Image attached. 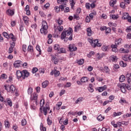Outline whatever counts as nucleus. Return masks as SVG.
I'll return each mask as SVG.
<instances>
[{
  "mask_svg": "<svg viewBox=\"0 0 131 131\" xmlns=\"http://www.w3.org/2000/svg\"><path fill=\"white\" fill-rule=\"evenodd\" d=\"M16 76L18 79L21 78L22 79H25V78H27L29 76V72L26 70H24L21 72L20 71H17L16 72Z\"/></svg>",
  "mask_w": 131,
  "mask_h": 131,
  "instance_id": "f257e3e1",
  "label": "nucleus"
},
{
  "mask_svg": "<svg viewBox=\"0 0 131 131\" xmlns=\"http://www.w3.org/2000/svg\"><path fill=\"white\" fill-rule=\"evenodd\" d=\"M48 24L46 20H43L42 21V28L40 30L41 33H43L45 35L48 33Z\"/></svg>",
  "mask_w": 131,
  "mask_h": 131,
  "instance_id": "f03ea898",
  "label": "nucleus"
},
{
  "mask_svg": "<svg viewBox=\"0 0 131 131\" xmlns=\"http://www.w3.org/2000/svg\"><path fill=\"white\" fill-rule=\"evenodd\" d=\"M64 31L66 32V35H67L66 38H68L69 40H71L72 39V32L73 31L72 28H69V30Z\"/></svg>",
  "mask_w": 131,
  "mask_h": 131,
  "instance_id": "7ed1b4c3",
  "label": "nucleus"
},
{
  "mask_svg": "<svg viewBox=\"0 0 131 131\" xmlns=\"http://www.w3.org/2000/svg\"><path fill=\"white\" fill-rule=\"evenodd\" d=\"M118 88H120V91L123 94H126V84L125 83H118L117 84Z\"/></svg>",
  "mask_w": 131,
  "mask_h": 131,
  "instance_id": "20e7f679",
  "label": "nucleus"
},
{
  "mask_svg": "<svg viewBox=\"0 0 131 131\" xmlns=\"http://www.w3.org/2000/svg\"><path fill=\"white\" fill-rule=\"evenodd\" d=\"M3 35L8 39H9V38H11L13 41H16V37H14V35L12 33L9 35L8 34V33L4 32L3 33Z\"/></svg>",
  "mask_w": 131,
  "mask_h": 131,
  "instance_id": "39448f33",
  "label": "nucleus"
},
{
  "mask_svg": "<svg viewBox=\"0 0 131 131\" xmlns=\"http://www.w3.org/2000/svg\"><path fill=\"white\" fill-rule=\"evenodd\" d=\"M69 50L70 52H75L77 50V47H76L74 44H70L69 46Z\"/></svg>",
  "mask_w": 131,
  "mask_h": 131,
  "instance_id": "423d86ee",
  "label": "nucleus"
},
{
  "mask_svg": "<svg viewBox=\"0 0 131 131\" xmlns=\"http://www.w3.org/2000/svg\"><path fill=\"white\" fill-rule=\"evenodd\" d=\"M99 41L98 39H95L93 40V43H92V46L93 48H96V47H101L102 45L100 43H98Z\"/></svg>",
  "mask_w": 131,
  "mask_h": 131,
  "instance_id": "0eeeda50",
  "label": "nucleus"
},
{
  "mask_svg": "<svg viewBox=\"0 0 131 131\" xmlns=\"http://www.w3.org/2000/svg\"><path fill=\"white\" fill-rule=\"evenodd\" d=\"M21 63H22V61H21L20 60H16L14 62L13 65L15 68H19Z\"/></svg>",
  "mask_w": 131,
  "mask_h": 131,
  "instance_id": "6e6552de",
  "label": "nucleus"
},
{
  "mask_svg": "<svg viewBox=\"0 0 131 131\" xmlns=\"http://www.w3.org/2000/svg\"><path fill=\"white\" fill-rule=\"evenodd\" d=\"M37 99V95L36 94L33 95V98H32V95H31L30 100H31L32 101H33L34 100V103H35L36 105H37V101H36Z\"/></svg>",
  "mask_w": 131,
  "mask_h": 131,
  "instance_id": "1a4fd4ad",
  "label": "nucleus"
},
{
  "mask_svg": "<svg viewBox=\"0 0 131 131\" xmlns=\"http://www.w3.org/2000/svg\"><path fill=\"white\" fill-rule=\"evenodd\" d=\"M107 89V86L104 85L103 86L98 87L97 88V91L99 93H102L103 91H105Z\"/></svg>",
  "mask_w": 131,
  "mask_h": 131,
  "instance_id": "9d476101",
  "label": "nucleus"
},
{
  "mask_svg": "<svg viewBox=\"0 0 131 131\" xmlns=\"http://www.w3.org/2000/svg\"><path fill=\"white\" fill-rule=\"evenodd\" d=\"M8 89L9 90V92H10V93H14L16 91V88H15L14 85L8 86Z\"/></svg>",
  "mask_w": 131,
  "mask_h": 131,
  "instance_id": "9b49d317",
  "label": "nucleus"
},
{
  "mask_svg": "<svg viewBox=\"0 0 131 131\" xmlns=\"http://www.w3.org/2000/svg\"><path fill=\"white\" fill-rule=\"evenodd\" d=\"M59 59L55 56H52V61L54 62V64H58V62Z\"/></svg>",
  "mask_w": 131,
  "mask_h": 131,
  "instance_id": "f8f14e48",
  "label": "nucleus"
},
{
  "mask_svg": "<svg viewBox=\"0 0 131 131\" xmlns=\"http://www.w3.org/2000/svg\"><path fill=\"white\" fill-rule=\"evenodd\" d=\"M68 2V0H57V4H62L64 6H66V4Z\"/></svg>",
  "mask_w": 131,
  "mask_h": 131,
  "instance_id": "ddd939ff",
  "label": "nucleus"
},
{
  "mask_svg": "<svg viewBox=\"0 0 131 131\" xmlns=\"http://www.w3.org/2000/svg\"><path fill=\"white\" fill-rule=\"evenodd\" d=\"M50 109V108L49 106H46V107H43V112L44 115H47V114H48V111H49Z\"/></svg>",
  "mask_w": 131,
  "mask_h": 131,
  "instance_id": "4468645a",
  "label": "nucleus"
},
{
  "mask_svg": "<svg viewBox=\"0 0 131 131\" xmlns=\"http://www.w3.org/2000/svg\"><path fill=\"white\" fill-rule=\"evenodd\" d=\"M23 20L26 25H28V22H29V18H28V17L26 16H23Z\"/></svg>",
  "mask_w": 131,
  "mask_h": 131,
  "instance_id": "2eb2a0df",
  "label": "nucleus"
},
{
  "mask_svg": "<svg viewBox=\"0 0 131 131\" xmlns=\"http://www.w3.org/2000/svg\"><path fill=\"white\" fill-rule=\"evenodd\" d=\"M86 31L88 36H92V33H93V31H92V29H91V28H88L86 29Z\"/></svg>",
  "mask_w": 131,
  "mask_h": 131,
  "instance_id": "dca6fc26",
  "label": "nucleus"
},
{
  "mask_svg": "<svg viewBox=\"0 0 131 131\" xmlns=\"http://www.w3.org/2000/svg\"><path fill=\"white\" fill-rule=\"evenodd\" d=\"M48 85H49V81L48 80H46L45 81L42 83V86L44 89H46V87L48 86Z\"/></svg>",
  "mask_w": 131,
  "mask_h": 131,
  "instance_id": "f3484780",
  "label": "nucleus"
},
{
  "mask_svg": "<svg viewBox=\"0 0 131 131\" xmlns=\"http://www.w3.org/2000/svg\"><path fill=\"white\" fill-rule=\"evenodd\" d=\"M129 16V14H128V13H124L123 14L122 19H123L124 20H126Z\"/></svg>",
  "mask_w": 131,
  "mask_h": 131,
  "instance_id": "a211bd4d",
  "label": "nucleus"
},
{
  "mask_svg": "<svg viewBox=\"0 0 131 131\" xmlns=\"http://www.w3.org/2000/svg\"><path fill=\"white\" fill-rule=\"evenodd\" d=\"M110 59L111 61H112V62H116V61H117V57H116V56L112 55L110 57Z\"/></svg>",
  "mask_w": 131,
  "mask_h": 131,
  "instance_id": "6ab92c4d",
  "label": "nucleus"
},
{
  "mask_svg": "<svg viewBox=\"0 0 131 131\" xmlns=\"http://www.w3.org/2000/svg\"><path fill=\"white\" fill-rule=\"evenodd\" d=\"M7 13H8V15L9 16H13V15L15 14V12H14V11L11 9H8L7 10Z\"/></svg>",
  "mask_w": 131,
  "mask_h": 131,
  "instance_id": "aec40b11",
  "label": "nucleus"
},
{
  "mask_svg": "<svg viewBox=\"0 0 131 131\" xmlns=\"http://www.w3.org/2000/svg\"><path fill=\"white\" fill-rule=\"evenodd\" d=\"M121 41H122V39L121 38H119V39H117L115 41V44L118 46V45H121Z\"/></svg>",
  "mask_w": 131,
  "mask_h": 131,
  "instance_id": "412c9836",
  "label": "nucleus"
},
{
  "mask_svg": "<svg viewBox=\"0 0 131 131\" xmlns=\"http://www.w3.org/2000/svg\"><path fill=\"white\" fill-rule=\"evenodd\" d=\"M67 37L65 31H63L61 34V39H64L65 38Z\"/></svg>",
  "mask_w": 131,
  "mask_h": 131,
  "instance_id": "4be33fe9",
  "label": "nucleus"
},
{
  "mask_svg": "<svg viewBox=\"0 0 131 131\" xmlns=\"http://www.w3.org/2000/svg\"><path fill=\"white\" fill-rule=\"evenodd\" d=\"M104 119H105V117L102 116V115H100L97 117V120H98V121H102V120H104Z\"/></svg>",
  "mask_w": 131,
  "mask_h": 131,
  "instance_id": "5701e85b",
  "label": "nucleus"
},
{
  "mask_svg": "<svg viewBox=\"0 0 131 131\" xmlns=\"http://www.w3.org/2000/svg\"><path fill=\"white\" fill-rule=\"evenodd\" d=\"M43 105H45V99H41L40 101V110H41V107H43Z\"/></svg>",
  "mask_w": 131,
  "mask_h": 131,
  "instance_id": "b1692460",
  "label": "nucleus"
},
{
  "mask_svg": "<svg viewBox=\"0 0 131 131\" xmlns=\"http://www.w3.org/2000/svg\"><path fill=\"white\" fill-rule=\"evenodd\" d=\"M96 15H97V12L94 11L90 13L89 14V16L91 18V19H93V18H94V16H96Z\"/></svg>",
  "mask_w": 131,
  "mask_h": 131,
  "instance_id": "393cba45",
  "label": "nucleus"
},
{
  "mask_svg": "<svg viewBox=\"0 0 131 131\" xmlns=\"http://www.w3.org/2000/svg\"><path fill=\"white\" fill-rule=\"evenodd\" d=\"M82 100H83V97L78 98L75 101L76 104H78V103H81V102H82Z\"/></svg>",
  "mask_w": 131,
  "mask_h": 131,
  "instance_id": "a878e982",
  "label": "nucleus"
},
{
  "mask_svg": "<svg viewBox=\"0 0 131 131\" xmlns=\"http://www.w3.org/2000/svg\"><path fill=\"white\" fill-rule=\"evenodd\" d=\"M124 80H125V76L122 75L119 77V81L120 82H123Z\"/></svg>",
  "mask_w": 131,
  "mask_h": 131,
  "instance_id": "bb28decb",
  "label": "nucleus"
},
{
  "mask_svg": "<svg viewBox=\"0 0 131 131\" xmlns=\"http://www.w3.org/2000/svg\"><path fill=\"white\" fill-rule=\"evenodd\" d=\"M120 52L121 53H127L129 52V51L127 49L125 50L124 48H121L120 49Z\"/></svg>",
  "mask_w": 131,
  "mask_h": 131,
  "instance_id": "cd10ccee",
  "label": "nucleus"
},
{
  "mask_svg": "<svg viewBox=\"0 0 131 131\" xmlns=\"http://www.w3.org/2000/svg\"><path fill=\"white\" fill-rule=\"evenodd\" d=\"M58 52L59 54H65V53H66V50H65V49L61 48L59 50H58Z\"/></svg>",
  "mask_w": 131,
  "mask_h": 131,
  "instance_id": "c85d7f7f",
  "label": "nucleus"
},
{
  "mask_svg": "<svg viewBox=\"0 0 131 131\" xmlns=\"http://www.w3.org/2000/svg\"><path fill=\"white\" fill-rule=\"evenodd\" d=\"M88 79L87 77H83L80 79V81L82 82H88Z\"/></svg>",
  "mask_w": 131,
  "mask_h": 131,
  "instance_id": "c756f323",
  "label": "nucleus"
},
{
  "mask_svg": "<svg viewBox=\"0 0 131 131\" xmlns=\"http://www.w3.org/2000/svg\"><path fill=\"white\" fill-rule=\"evenodd\" d=\"M78 65H82L84 63V60L83 59H80L77 61Z\"/></svg>",
  "mask_w": 131,
  "mask_h": 131,
  "instance_id": "7c9ffc66",
  "label": "nucleus"
},
{
  "mask_svg": "<svg viewBox=\"0 0 131 131\" xmlns=\"http://www.w3.org/2000/svg\"><path fill=\"white\" fill-rule=\"evenodd\" d=\"M116 4V0H112L110 2V5L111 7H114V5H115Z\"/></svg>",
  "mask_w": 131,
  "mask_h": 131,
  "instance_id": "2f4dec72",
  "label": "nucleus"
},
{
  "mask_svg": "<svg viewBox=\"0 0 131 131\" xmlns=\"http://www.w3.org/2000/svg\"><path fill=\"white\" fill-rule=\"evenodd\" d=\"M28 52H30V53L33 52V47L31 46H29L28 48Z\"/></svg>",
  "mask_w": 131,
  "mask_h": 131,
  "instance_id": "473e14b6",
  "label": "nucleus"
},
{
  "mask_svg": "<svg viewBox=\"0 0 131 131\" xmlns=\"http://www.w3.org/2000/svg\"><path fill=\"white\" fill-rule=\"evenodd\" d=\"M120 65L121 67H126V63L123 62V61H120Z\"/></svg>",
  "mask_w": 131,
  "mask_h": 131,
  "instance_id": "72a5a7b5",
  "label": "nucleus"
},
{
  "mask_svg": "<svg viewBox=\"0 0 131 131\" xmlns=\"http://www.w3.org/2000/svg\"><path fill=\"white\" fill-rule=\"evenodd\" d=\"M122 59L124 61H128V60H129V56H127L126 55H124L123 57H122Z\"/></svg>",
  "mask_w": 131,
  "mask_h": 131,
  "instance_id": "f704fd0d",
  "label": "nucleus"
},
{
  "mask_svg": "<svg viewBox=\"0 0 131 131\" xmlns=\"http://www.w3.org/2000/svg\"><path fill=\"white\" fill-rule=\"evenodd\" d=\"M110 17L112 19H113V20H117V19H118V17L116 16L115 14H111Z\"/></svg>",
  "mask_w": 131,
  "mask_h": 131,
  "instance_id": "c9c22d12",
  "label": "nucleus"
},
{
  "mask_svg": "<svg viewBox=\"0 0 131 131\" xmlns=\"http://www.w3.org/2000/svg\"><path fill=\"white\" fill-rule=\"evenodd\" d=\"M59 75H60V72L59 71L54 70V76L57 77Z\"/></svg>",
  "mask_w": 131,
  "mask_h": 131,
  "instance_id": "e433bc0d",
  "label": "nucleus"
},
{
  "mask_svg": "<svg viewBox=\"0 0 131 131\" xmlns=\"http://www.w3.org/2000/svg\"><path fill=\"white\" fill-rule=\"evenodd\" d=\"M26 123H27V122H26V120L25 119H24L21 120V125L23 126H24L25 125H26Z\"/></svg>",
  "mask_w": 131,
  "mask_h": 131,
  "instance_id": "4c0bfd02",
  "label": "nucleus"
},
{
  "mask_svg": "<svg viewBox=\"0 0 131 131\" xmlns=\"http://www.w3.org/2000/svg\"><path fill=\"white\" fill-rule=\"evenodd\" d=\"M40 129L41 131H47V129L46 128V127H43V125L42 124V123H41L40 124Z\"/></svg>",
  "mask_w": 131,
  "mask_h": 131,
  "instance_id": "58836bf2",
  "label": "nucleus"
},
{
  "mask_svg": "<svg viewBox=\"0 0 131 131\" xmlns=\"http://www.w3.org/2000/svg\"><path fill=\"white\" fill-rule=\"evenodd\" d=\"M56 23L58 24L59 26H60V25H62V24H63V20L58 19L56 20Z\"/></svg>",
  "mask_w": 131,
  "mask_h": 131,
  "instance_id": "ea45409f",
  "label": "nucleus"
},
{
  "mask_svg": "<svg viewBox=\"0 0 131 131\" xmlns=\"http://www.w3.org/2000/svg\"><path fill=\"white\" fill-rule=\"evenodd\" d=\"M13 51H14V47H12V46H10L8 50V54H12Z\"/></svg>",
  "mask_w": 131,
  "mask_h": 131,
  "instance_id": "a19ab883",
  "label": "nucleus"
},
{
  "mask_svg": "<svg viewBox=\"0 0 131 131\" xmlns=\"http://www.w3.org/2000/svg\"><path fill=\"white\" fill-rule=\"evenodd\" d=\"M104 70L105 73H109V72H110V70L109 69L108 67H104Z\"/></svg>",
  "mask_w": 131,
  "mask_h": 131,
  "instance_id": "79ce46f5",
  "label": "nucleus"
},
{
  "mask_svg": "<svg viewBox=\"0 0 131 131\" xmlns=\"http://www.w3.org/2000/svg\"><path fill=\"white\" fill-rule=\"evenodd\" d=\"M93 55H95V52L94 51H91L87 54V57H88V58H91Z\"/></svg>",
  "mask_w": 131,
  "mask_h": 131,
  "instance_id": "37998d69",
  "label": "nucleus"
},
{
  "mask_svg": "<svg viewBox=\"0 0 131 131\" xmlns=\"http://www.w3.org/2000/svg\"><path fill=\"white\" fill-rule=\"evenodd\" d=\"M5 127H10V123L8 120H5Z\"/></svg>",
  "mask_w": 131,
  "mask_h": 131,
  "instance_id": "c03bdc74",
  "label": "nucleus"
},
{
  "mask_svg": "<svg viewBox=\"0 0 131 131\" xmlns=\"http://www.w3.org/2000/svg\"><path fill=\"white\" fill-rule=\"evenodd\" d=\"M121 114V112L116 113L115 112L113 115V117H116V116H119Z\"/></svg>",
  "mask_w": 131,
  "mask_h": 131,
  "instance_id": "a18cd8bd",
  "label": "nucleus"
},
{
  "mask_svg": "<svg viewBox=\"0 0 131 131\" xmlns=\"http://www.w3.org/2000/svg\"><path fill=\"white\" fill-rule=\"evenodd\" d=\"M54 49L55 51H59V49H60V46L59 45H55L54 46Z\"/></svg>",
  "mask_w": 131,
  "mask_h": 131,
  "instance_id": "49530a36",
  "label": "nucleus"
},
{
  "mask_svg": "<svg viewBox=\"0 0 131 131\" xmlns=\"http://www.w3.org/2000/svg\"><path fill=\"white\" fill-rule=\"evenodd\" d=\"M79 29H80V25H77L75 27V30L74 31L75 32H77V30Z\"/></svg>",
  "mask_w": 131,
  "mask_h": 131,
  "instance_id": "de8ad7c7",
  "label": "nucleus"
},
{
  "mask_svg": "<svg viewBox=\"0 0 131 131\" xmlns=\"http://www.w3.org/2000/svg\"><path fill=\"white\" fill-rule=\"evenodd\" d=\"M7 103L9 105V106H10V107H12L13 104L12 103V100L10 99H8L7 100Z\"/></svg>",
  "mask_w": 131,
  "mask_h": 131,
  "instance_id": "09e8293b",
  "label": "nucleus"
},
{
  "mask_svg": "<svg viewBox=\"0 0 131 131\" xmlns=\"http://www.w3.org/2000/svg\"><path fill=\"white\" fill-rule=\"evenodd\" d=\"M36 50H37V51H38V52H39V55H40V53H41V50H40V47H39V45L36 46Z\"/></svg>",
  "mask_w": 131,
  "mask_h": 131,
  "instance_id": "8fccbe9b",
  "label": "nucleus"
},
{
  "mask_svg": "<svg viewBox=\"0 0 131 131\" xmlns=\"http://www.w3.org/2000/svg\"><path fill=\"white\" fill-rule=\"evenodd\" d=\"M32 91H33L32 88H28V95H31V94H32Z\"/></svg>",
  "mask_w": 131,
  "mask_h": 131,
  "instance_id": "3c124183",
  "label": "nucleus"
},
{
  "mask_svg": "<svg viewBox=\"0 0 131 131\" xmlns=\"http://www.w3.org/2000/svg\"><path fill=\"white\" fill-rule=\"evenodd\" d=\"M120 6L121 7V8H122V9H125V3H124V2L121 3Z\"/></svg>",
  "mask_w": 131,
  "mask_h": 131,
  "instance_id": "603ef678",
  "label": "nucleus"
},
{
  "mask_svg": "<svg viewBox=\"0 0 131 131\" xmlns=\"http://www.w3.org/2000/svg\"><path fill=\"white\" fill-rule=\"evenodd\" d=\"M47 122H48V125H52V121L51 120H50V117H48L47 118Z\"/></svg>",
  "mask_w": 131,
  "mask_h": 131,
  "instance_id": "864d4df0",
  "label": "nucleus"
},
{
  "mask_svg": "<svg viewBox=\"0 0 131 131\" xmlns=\"http://www.w3.org/2000/svg\"><path fill=\"white\" fill-rule=\"evenodd\" d=\"M102 50L103 52H107V50H108V47L106 46H104L102 47Z\"/></svg>",
  "mask_w": 131,
  "mask_h": 131,
  "instance_id": "5fc2aeb1",
  "label": "nucleus"
},
{
  "mask_svg": "<svg viewBox=\"0 0 131 131\" xmlns=\"http://www.w3.org/2000/svg\"><path fill=\"white\" fill-rule=\"evenodd\" d=\"M66 6V5H64V4H62V5H59V9H61V11H64V8H65Z\"/></svg>",
  "mask_w": 131,
  "mask_h": 131,
  "instance_id": "6e6d98bb",
  "label": "nucleus"
},
{
  "mask_svg": "<svg viewBox=\"0 0 131 131\" xmlns=\"http://www.w3.org/2000/svg\"><path fill=\"white\" fill-rule=\"evenodd\" d=\"M54 9H55V11L56 12V13H59L60 12V8L58 6H56L54 8Z\"/></svg>",
  "mask_w": 131,
  "mask_h": 131,
  "instance_id": "4d7b16f0",
  "label": "nucleus"
},
{
  "mask_svg": "<svg viewBox=\"0 0 131 131\" xmlns=\"http://www.w3.org/2000/svg\"><path fill=\"white\" fill-rule=\"evenodd\" d=\"M126 88L128 91H130V90H131V84H126Z\"/></svg>",
  "mask_w": 131,
  "mask_h": 131,
  "instance_id": "13d9d810",
  "label": "nucleus"
},
{
  "mask_svg": "<svg viewBox=\"0 0 131 131\" xmlns=\"http://www.w3.org/2000/svg\"><path fill=\"white\" fill-rule=\"evenodd\" d=\"M111 31V29L110 28H106L105 29V33L106 34H108V33H110V32Z\"/></svg>",
  "mask_w": 131,
  "mask_h": 131,
  "instance_id": "bf43d9fd",
  "label": "nucleus"
},
{
  "mask_svg": "<svg viewBox=\"0 0 131 131\" xmlns=\"http://www.w3.org/2000/svg\"><path fill=\"white\" fill-rule=\"evenodd\" d=\"M80 12H81V9L80 8H78L76 10V13L77 15H79V14H80Z\"/></svg>",
  "mask_w": 131,
  "mask_h": 131,
  "instance_id": "052dcab7",
  "label": "nucleus"
},
{
  "mask_svg": "<svg viewBox=\"0 0 131 131\" xmlns=\"http://www.w3.org/2000/svg\"><path fill=\"white\" fill-rule=\"evenodd\" d=\"M37 71H38V69H37V68H33L32 73H36V72H37Z\"/></svg>",
  "mask_w": 131,
  "mask_h": 131,
  "instance_id": "680f3d73",
  "label": "nucleus"
},
{
  "mask_svg": "<svg viewBox=\"0 0 131 131\" xmlns=\"http://www.w3.org/2000/svg\"><path fill=\"white\" fill-rule=\"evenodd\" d=\"M85 21L87 23L91 22V18L89 17V16H86Z\"/></svg>",
  "mask_w": 131,
  "mask_h": 131,
  "instance_id": "e2e57ef3",
  "label": "nucleus"
},
{
  "mask_svg": "<svg viewBox=\"0 0 131 131\" xmlns=\"http://www.w3.org/2000/svg\"><path fill=\"white\" fill-rule=\"evenodd\" d=\"M119 69V65L117 64H115L114 65V70H115V69Z\"/></svg>",
  "mask_w": 131,
  "mask_h": 131,
  "instance_id": "0e129e2a",
  "label": "nucleus"
},
{
  "mask_svg": "<svg viewBox=\"0 0 131 131\" xmlns=\"http://www.w3.org/2000/svg\"><path fill=\"white\" fill-rule=\"evenodd\" d=\"M27 48V46L26 45H23V52H26V49Z\"/></svg>",
  "mask_w": 131,
  "mask_h": 131,
  "instance_id": "69168bd1",
  "label": "nucleus"
},
{
  "mask_svg": "<svg viewBox=\"0 0 131 131\" xmlns=\"http://www.w3.org/2000/svg\"><path fill=\"white\" fill-rule=\"evenodd\" d=\"M38 71L40 73H45V70L43 69L39 68Z\"/></svg>",
  "mask_w": 131,
  "mask_h": 131,
  "instance_id": "338daca9",
  "label": "nucleus"
},
{
  "mask_svg": "<svg viewBox=\"0 0 131 131\" xmlns=\"http://www.w3.org/2000/svg\"><path fill=\"white\" fill-rule=\"evenodd\" d=\"M126 32H129V31H131V26L127 27L126 29Z\"/></svg>",
  "mask_w": 131,
  "mask_h": 131,
  "instance_id": "774afa93",
  "label": "nucleus"
}]
</instances>
